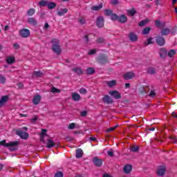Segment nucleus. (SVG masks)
<instances>
[{
    "label": "nucleus",
    "instance_id": "nucleus-25",
    "mask_svg": "<svg viewBox=\"0 0 177 177\" xmlns=\"http://www.w3.org/2000/svg\"><path fill=\"white\" fill-rule=\"evenodd\" d=\"M68 12V9H67V8H64L62 10H58L57 15L58 16H64V15H66V13H67Z\"/></svg>",
    "mask_w": 177,
    "mask_h": 177
},
{
    "label": "nucleus",
    "instance_id": "nucleus-44",
    "mask_svg": "<svg viewBox=\"0 0 177 177\" xmlns=\"http://www.w3.org/2000/svg\"><path fill=\"white\" fill-rule=\"evenodd\" d=\"M39 5L40 6H48V1H45V0H41L39 2Z\"/></svg>",
    "mask_w": 177,
    "mask_h": 177
},
{
    "label": "nucleus",
    "instance_id": "nucleus-49",
    "mask_svg": "<svg viewBox=\"0 0 177 177\" xmlns=\"http://www.w3.org/2000/svg\"><path fill=\"white\" fill-rule=\"evenodd\" d=\"M5 82H6V77L2 75H0V83L5 84Z\"/></svg>",
    "mask_w": 177,
    "mask_h": 177
},
{
    "label": "nucleus",
    "instance_id": "nucleus-9",
    "mask_svg": "<svg viewBox=\"0 0 177 177\" xmlns=\"http://www.w3.org/2000/svg\"><path fill=\"white\" fill-rule=\"evenodd\" d=\"M102 102L105 103L106 104H112L113 103V99H111V97H109V95H104L102 97Z\"/></svg>",
    "mask_w": 177,
    "mask_h": 177
},
{
    "label": "nucleus",
    "instance_id": "nucleus-51",
    "mask_svg": "<svg viewBox=\"0 0 177 177\" xmlns=\"http://www.w3.org/2000/svg\"><path fill=\"white\" fill-rule=\"evenodd\" d=\"M105 15L106 16H111L113 15V10H105Z\"/></svg>",
    "mask_w": 177,
    "mask_h": 177
},
{
    "label": "nucleus",
    "instance_id": "nucleus-27",
    "mask_svg": "<svg viewBox=\"0 0 177 177\" xmlns=\"http://www.w3.org/2000/svg\"><path fill=\"white\" fill-rule=\"evenodd\" d=\"M56 6H57V4L55 2H48L47 3V8L48 9H55V8H56Z\"/></svg>",
    "mask_w": 177,
    "mask_h": 177
},
{
    "label": "nucleus",
    "instance_id": "nucleus-61",
    "mask_svg": "<svg viewBox=\"0 0 177 177\" xmlns=\"http://www.w3.org/2000/svg\"><path fill=\"white\" fill-rule=\"evenodd\" d=\"M13 46H14L15 49H19V48H20V45H19V44H17V43L14 44Z\"/></svg>",
    "mask_w": 177,
    "mask_h": 177
},
{
    "label": "nucleus",
    "instance_id": "nucleus-64",
    "mask_svg": "<svg viewBox=\"0 0 177 177\" xmlns=\"http://www.w3.org/2000/svg\"><path fill=\"white\" fill-rule=\"evenodd\" d=\"M102 177H112V176H110V174H103Z\"/></svg>",
    "mask_w": 177,
    "mask_h": 177
},
{
    "label": "nucleus",
    "instance_id": "nucleus-19",
    "mask_svg": "<svg viewBox=\"0 0 177 177\" xmlns=\"http://www.w3.org/2000/svg\"><path fill=\"white\" fill-rule=\"evenodd\" d=\"M8 99H9L8 95H4L1 97L0 100V107H2L8 102Z\"/></svg>",
    "mask_w": 177,
    "mask_h": 177
},
{
    "label": "nucleus",
    "instance_id": "nucleus-52",
    "mask_svg": "<svg viewBox=\"0 0 177 177\" xmlns=\"http://www.w3.org/2000/svg\"><path fill=\"white\" fill-rule=\"evenodd\" d=\"M64 175L63 174V172H62V171H57L54 176V177H64Z\"/></svg>",
    "mask_w": 177,
    "mask_h": 177
},
{
    "label": "nucleus",
    "instance_id": "nucleus-26",
    "mask_svg": "<svg viewBox=\"0 0 177 177\" xmlns=\"http://www.w3.org/2000/svg\"><path fill=\"white\" fill-rule=\"evenodd\" d=\"M54 146H55V142H53L52 139H48L46 147L48 149H51V147H54Z\"/></svg>",
    "mask_w": 177,
    "mask_h": 177
},
{
    "label": "nucleus",
    "instance_id": "nucleus-50",
    "mask_svg": "<svg viewBox=\"0 0 177 177\" xmlns=\"http://www.w3.org/2000/svg\"><path fill=\"white\" fill-rule=\"evenodd\" d=\"M96 52H97V50L94 48V49L88 50V56H92V55H95L96 53Z\"/></svg>",
    "mask_w": 177,
    "mask_h": 177
},
{
    "label": "nucleus",
    "instance_id": "nucleus-54",
    "mask_svg": "<svg viewBox=\"0 0 177 177\" xmlns=\"http://www.w3.org/2000/svg\"><path fill=\"white\" fill-rule=\"evenodd\" d=\"M117 127H118V125H116V126H115V127H111V128H109V129H107L106 130V132H113V131H115V128H117Z\"/></svg>",
    "mask_w": 177,
    "mask_h": 177
},
{
    "label": "nucleus",
    "instance_id": "nucleus-62",
    "mask_svg": "<svg viewBox=\"0 0 177 177\" xmlns=\"http://www.w3.org/2000/svg\"><path fill=\"white\" fill-rule=\"evenodd\" d=\"M112 5H118V0H111Z\"/></svg>",
    "mask_w": 177,
    "mask_h": 177
},
{
    "label": "nucleus",
    "instance_id": "nucleus-59",
    "mask_svg": "<svg viewBox=\"0 0 177 177\" xmlns=\"http://www.w3.org/2000/svg\"><path fill=\"white\" fill-rule=\"evenodd\" d=\"M87 114H88V112H86V111H83L80 113V115H82V117H86Z\"/></svg>",
    "mask_w": 177,
    "mask_h": 177
},
{
    "label": "nucleus",
    "instance_id": "nucleus-30",
    "mask_svg": "<svg viewBox=\"0 0 177 177\" xmlns=\"http://www.w3.org/2000/svg\"><path fill=\"white\" fill-rule=\"evenodd\" d=\"M157 71H156V69L153 67L148 68L147 69V73L150 74L151 75H154V74H156Z\"/></svg>",
    "mask_w": 177,
    "mask_h": 177
},
{
    "label": "nucleus",
    "instance_id": "nucleus-56",
    "mask_svg": "<svg viewBox=\"0 0 177 177\" xmlns=\"http://www.w3.org/2000/svg\"><path fill=\"white\" fill-rule=\"evenodd\" d=\"M46 131H47L45 129H41V138H43V136H45V135H46V136H47Z\"/></svg>",
    "mask_w": 177,
    "mask_h": 177
},
{
    "label": "nucleus",
    "instance_id": "nucleus-53",
    "mask_svg": "<svg viewBox=\"0 0 177 177\" xmlns=\"http://www.w3.org/2000/svg\"><path fill=\"white\" fill-rule=\"evenodd\" d=\"M97 44H103L104 42V39L103 37H99L96 39Z\"/></svg>",
    "mask_w": 177,
    "mask_h": 177
},
{
    "label": "nucleus",
    "instance_id": "nucleus-35",
    "mask_svg": "<svg viewBox=\"0 0 177 177\" xmlns=\"http://www.w3.org/2000/svg\"><path fill=\"white\" fill-rule=\"evenodd\" d=\"M42 75H44V73H42V72L39 71H34L32 75V77H41Z\"/></svg>",
    "mask_w": 177,
    "mask_h": 177
},
{
    "label": "nucleus",
    "instance_id": "nucleus-39",
    "mask_svg": "<svg viewBox=\"0 0 177 177\" xmlns=\"http://www.w3.org/2000/svg\"><path fill=\"white\" fill-rule=\"evenodd\" d=\"M147 23H149V19H144L139 22L138 26L139 27H143L144 26H146Z\"/></svg>",
    "mask_w": 177,
    "mask_h": 177
},
{
    "label": "nucleus",
    "instance_id": "nucleus-23",
    "mask_svg": "<svg viewBox=\"0 0 177 177\" xmlns=\"http://www.w3.org/2000/svg\"><path fill=\"white\" fill-rule=\"evenodd\" d=\"M84 156V151L81 149H76V158H81Z\"/></svg>",
    "mask_w": 177,
    "mask_h": 177
},
{
    "label": "nucleus",
    "instance_id": "nucleus-17",
    "mask_svg": "<svg viewBox=\"0 0 177 177\" xmlns=\"http://www.w3.org/2000/svg\"><path fill=\"white\" fill-rule=\"evenodd\" d=\"M118 20L119 23H122V24H124V23H127V21H128V17H127V15H122L119 16Z\"/></svg>",
    "mask_w": 177,
    "mask_h": 177
},
{
    "label": "nucleus",
    "instance_id": "nucleus-18",
    "mask_svg": "<svg viewBox=\"0 0 177 177\" xmlns=\"http://www.w3.org/2000/svg\"><path fill=\"white\" fill-rule=\"evenodd\" d=\"M123 171L124 174H131L132 172V166L131 165H126L123 168Z\"/></svg>",
    "mask_w": 177,
    "mask_h": 177
},
{
    "label": "nucleus",
    "instance_id": "nucleus-46",
    "mask_svg": "<svg viewBox=\"0 0 177 177\" xmlns=\"http://www.w3.org/2000/svg\"><path fill=\"white\" fill-rule=\"evenodd\" d=\"M170 30H171L170 32H171V35H175V34H176V31H177V26H176L170 28Z\"/></svg>",
    "mask_w": 177,
    "mask_h": 177
},
{
    "label": "nucleus",
    "instance_id": "nucleus-57",
    "mask_svg": "<svg viewBox=\"0 0 177 177\" xmlns=\"http://www.w3.org/2000/svg\"><path fill=\"white\" fill-rule=\"evenodd\" d=\"M37 120H38V116L35 115L33 118L30 120V122H32V124H35Z\"/></svg>",
    "mask_w": 177,
    "mask_h": 177
},
{
    "label": "nucleus",
    "instance_id": "nucleus-4",
    "mask_svg": "<svg viewBox=\"0 0 177 177\" xmlns=\"http://www.w3.org/2000/svg\"><path fill=\"white\" fill-rule=\"evenodd\" d=\"M156 42L158 46H164L165 45V38L162 35H157L156 37Z\"/></svg>",
    "mask_w": 177,
    "mask_h": 177
},
{
    "label": "nucleus",
    "instance_id": "nucleus-55",
    "mask_svg": "<svg viewBox=\"0 0 177 177\" xmlns=\"http://www.w3.org/2000/svg\"><path fill=\"white\" fill-rule=\"evenodd\" d=\"M107 154L108 156H109V157H114V151H113V149L108 151Z\"/></svg>",
    "mask_w": 177,
    "mask_h": 177
},
{
    "label": "nucleus",
    "instance_id": "nucleus-8",
    "mask_svg": "<svg viewBox=\"0 0 177 177\" xmlns=\"http://www.w3.org/2000/svg\"><path fill=\"white\" fill-rule=\"evenodd\" d=\"M97 26L99 28L104 27V18L103 17H98L97 18Z\"/></svg>",
    "mask_w": 177,
    "mask_h": 177
},
{
    "label": "nucleus",
    "instance_id": "nucleus-15",
    "mask_svg": "<svg viewBox=\"0 0 177 177\" xmlns=\"http://www.w3.org/2000/svg\"><path fill=\"white\" fill-rule=\"evenodd\" d=\"M129 38L130 41H131L132 42H136V41H138V35L135 34L133 32H131L129 34Z\"/></svg>",
    "mask_w": 177,
    "mask_h": 177
},
{
    "label": "nucleus",
    "instance_id": "nucleus-21",
    "mask_svg": "<svg viewBox=\"0 0 177 177\" xmlns=\"http://www.w3.org/2000/svg\"><path fill=\"white\" fill-rule=\"evenodd\" d=\"M72 100H74V102H78L81 100V95L77 93H73L72 94Z\"/></svg>",
    "mask_w": 177,
    "mask_h": 177
},
{
    "label": "nucleus",
    "instance_id": "nucleus-32",
    "mask_svg": "<svg viewBox=\"0 0 177 177\" xmlns=\"http://www.w3.org/2000/svg\"><path fill=\"white\" fill-rule=\"evenodd\" d=\"M72 71H73L74 73H76V74H77V75H81V74H82V69H81L80 68H74L72 69Z\"/></svg>",
    "mask_w": 177,
    "mask_h": 177
},
{
    "label": "nucleus",
    "instance_id": "nucleus-1",
    "mask_svg": "<svg viewBox=\"0 0 177 177\" xmlns=\"http://www.w3.org/2000/svg\"><path fill=\"white\" fill-rule=\"evenodd\" d=\"M19 145H20V142L19 141H10L8 143H6V140H5L0 141V145L4 146V147H10L9 150L10 151H16Z\"/></svg>",
    "mask_w": 177,
    "mask_h": 177
},
{
    "label": "nucleus",
    "instance_id": "nucleus-40",
    "mask_svg": "<svg viewBox=\"0 0 177 177\" xmlns=\"http://www.w3.org/2000/svg\"><path fill=\"white\" fill-rule=\"evenodd\" d=\"M153 44V37H149L147 41L145 43V46H147L149 45H151Z\"/></svg>",
    "mask_w": 177,
    "mask_h": 177
},
{
    "label": "nucleus",
    "instance_id": "nucleus-11",
    "mask_svg": "<svg viewBox=\"0 0 177 177\" xmlns=\"http://www.w3.org/2000/svg\"><path fill=\"white\" fill-rule=\"evenodd\" d=\"M124 79L126 80H132V78H135L136 75L133 72H127L124 75Z\"/></svg>",
    "mask_w": 177,
    "mask_h": 177
},
{
    "label": "nucleus",
    "instance_id": "nucleus-41",
    "mask_svg": "<svg viewBox=\"0 0 177 177\" xmlns=\"http://www.w3.org/2000/svg\"><path fill=\"white\" fill-rule=\"evenodd\" d=\"M60 92H61L60 89L57 88L55 86L51 88V93H60Z\"/></svg>",
    "mask_w": 177,
    "mask_h": 177
},
{
    "label": "nucleus",
    "instance_id": "nucleus-3",
    "mask_svg": "<svg viewBox=\"0 0 177 177\" xmlns=\"http://www.w3.org/2000/svg\"><path fill=\"white\" fill-rule=\"evenodd\" d=\"M109 62H110V59H109V57H107V55H106L102 54L97 58V62L100 64H102V65L107 64V63H109Z\"/></svg>",
    "mask_w": 177,
    "mask_h": 177
},
{
    "label": "nucleus",
    "instance_id": "nucleus-38",
    "mask_svg": "<svg viewBox=\"0 0 177 177\" xmlns=\"http://www.w3.org/2000/svg\"><path fill=\"white\" fill-rule=\"evenodd\" d=\"M175 55H176V50H170L167 53V56H169V57H174Z\"/></svg>",
    "mask_w": 177,
    "mask_h": 177
},
{
    "label": "nucleus",
    "instance_id": "nucleus-28",
    "mask_svg": "<svg viewBox=\"0 0 177 177\" xmlns=\"http://www.w3.org/2000/svg\"><path fill=\"white\" fill-rule=\"evenodd\" d=\"M102 8H103V4L100 3L98 6H91V10H95L96 12H97L98 10H100V9H102Z\"/></svg>",
    "mask_w": 177,
    "mask_h": 177
},
{
    "label": "nucleus",
    "instance_id": "nucleus-31",
    "mask_svg": "<svg viewBox=\"0 0 177 177\" xmlns=\"http://www.w3.org/2000/svg\"><path fill=\"white\" fill-rule=\"evenodd\" d=\"M8 64H13L16 62V59L13 57H8L6 59Z\"/></svg>",
    "mask_w": 177,
    "mask_h": 177
},
{
    "label": "nucleus",
    "instance_id": "nucleus-7",
    "mask_svg": "<svg viewBox=\"0 0 177 177\" xmlns=\"http://www.w3.org/2000/svg\"><path fill=\"white\" fill-rule=\"evenodd\" d=\"M93 162L95 167H100L102 165H103V160L100 159L97 157H95L93 158Z\"/></svg>",
    "mask_w": 177,
    "mask_h": 177
},
{
    "label": "nucleus",
    "instance_id": "nucleus-2",
    "mask_svg": "<svg viewBox=\"0 0 177 177\" xmlns=\"http://www.w3.org/2000/svg\"><path fill=\"white\" fill-rule=\"evenodd\" d=\"M51 42L53 43L52 50L56 55H60L62 53V49H60V41L57 39H53Z\"/></svg>",
    "mask_w": 177,
    "mask_h": 177
},
{
    "label": "nucleus",
    "instance_id": "nucleus-63",
    "mask_svg": "<svg viewBox=\"0 0 177 177\" xmlns=\"http://www.w3.org/2000/svg\"><path fill=\"white\" fill-rule=\"evenodd\" d=\"M171 116L174 117V118H177V114L174 111L171 113Z\"/></svg>",
    "mask_w": 177,
    "mask_h": 177
},
{
    "label": "nucleus",
    "instance_id": "nucleus-16",
    "mask_svg": "<svg viewBox=\"0 0 177 177\" xmlns=\"http://www.w3.org/2000/svg\"><path fill=\"white\" fill-rule=\"evenodd\" d=\"M165 166H160L157 171L158 176H163L165 174Z\"/></svg>",
    "mask_w": 177,
    "mask_h": 177
},
{
    "label": "nucleus",
    "instance_id": "nucleus-34",
    "mask_svg": "<svg viewBox=\"0 0 177 177\" xmlns=\"http://www.w3.org/2000/svg\"><path fill=\"white\" fill-rule=\"evenodd\" d=\"M148 96L152 98H154L156 96H157V93H156V90L151 89L148 94Z\"/></svg>",
    "mask_w": 177,
    "mask_h": 177
},
{
    "label": "nucleus",
    "instance_id": "nucleus-33",
    "mask_svg": "<svg viewBox=\"0 0 177 177\" xmlns=\"http://www.w3.org/2000/svg\"><path fill=\"white\" fill-rule=\"evenodd\" d=\"M86 74L88 75H92V74H95V68H88L86 70Z\"/></svg>",
    "mask_w": 177,
    "mask_h": 177
},
{
    "label": "nucleus",
    "instance_id": "nucleus-6",
    "mask_svg": "<svg viewBox=\"0 0 177 177\" xmlns=\"http://www.w3.org/2000/svg\"><path fill=\"white\" fill-rule=\"evenodd\" d=\"M17 135L21 138V139L27 140L28 138H30V135L27 132H24L21 130H17Z\"/></svg>",
    "mask_w": 177,
    "mask_h": 177
},
{
    "label": "nucleus",
    "instance_id": "nucleus-60",
    "mask_svg": "<svg viewBox=\"0 0 177 177\" xmlns=\"http://www.w3.org/2000/svg\"><path fill=\"white\" fill-rule=\"evenodd\" d=\"M17 86H18V88H19V89L23 88L24 86V85L23 84V83H18V84H17Z\"/></svg>",
    "mask_w": 177,
    "mask_h": 177
},
{
    "label": "nucleus",
    "instance_id": "nucleus-42",
    "mask_svg": "<svg viewBox=\"0 0 177 177\" xmlns=\"http://www.w3.org/2000/svg\"><path fill=\"white\" fill-rule=\"evenodd\" d=\"M118 17L119 16L117 14H112L111 15V19L113 20V21H115L117 20H118Z\"/></svg>",
    "mask_w": 177,
    "mask_h": 177
},
{
    "label": "nucleus",
    "instance_id": "nucleus-10",
    "mask_svg": "<svg viewBox=\"0 0 177 177\" xmlns=\"http://www.w3.org/2000/svg\"><path fill=\"white\" fill-rule=\"evenodd\" d=\"M140 95H147L150 92V87L149 86L141 87L139 88Z\"/></svg>",
    "mask_w": 177,
    "mask_h": 177
},
{
    "label": "nucleus",
    "instance_id": "nucleus-20",
    "mask_svg": "<svg viewBox=\"0 0 177 177\" xmlns=\"http://www.w3.org/2000/svg\"><path fill=\"white\" fill-rule=\"evenodd\" d=\"M28 23L29 24H31L32 26H37L38 24V22L37 21V19L34 17H30L28 19Z\"/></svg>",
    "mask_w": 177,
    "mask_h": 177
},
{
    "label": "nucleus",
    "instance_id": "nucleus-58",
    "mask_svg": "<svg viewBox=\"0 0 177 177\" xmlns=\"http://www.w3.org/2000/svg\"><path fill=\"white\" fill-rule=\"evenodd\" d=\"M75 128V123H71L68 125V129H74Z\"/></svg>",
    "mask_w": 177,
    "mask_h": 177
},
{
    "label": "nucleus",
    "instance_id": "nucleus-47",
    "mask_svg": "<svg viewBox=\"0 0 177 177\" xmlns=\"http://www.w3.org/2000/svg\"><path fill=\"white\" fill-rule=\"evenodd\" d=\"M80 93L82 95H86L88 93V91L85 88H81L79 91Z\"/></svg>",
    "mask_w": 177,
    "mask_h": 177
},
{
    "label": "nucleus",
    "instance_id": "nucleus-45",
    "mask_svg": "<svg viewBox=\"0 0 177 177\" xmlns=\"http://www.w3.org/2000/svg\"><path fill=\"white\" fill-rule=\"evenodd\" d=\"M78 21H79L80 24H81L82 26H84V24H85V23H86V21L82 17H80L79 18Z\"/></svg>",
    "mask_w": 177,
    "mask_h": 177
},
{
    "label": "nucleus",
    "instance_id": "nucleus-37",
    "mask_svg": "<svg viewBox=\"0 0 177 177\" xmlns=\"http://www.w3.org/2000/svg\"><path fill=\"white\" fill-rule=\"evenodd\" d=\"M27 15H28V16H34V15H35V9H34V8H30V9L27 11Z\"/></svg>",
    "mask_w": 177,
    "mask_h": 177
},
{
    "label": "nucleus",
    "instance_id": "nucleus-43",
    "mask_svg": "<svg viewBox=\"0 0 177 177\" xmlns=\"http://www.w3.org/2000/svg\"><path fill=\"white\" fill-rule=\"evenodd\" d=\"M131 151H132L133 153H136L138 151H139V147H136V146H132L130 148Z\"/></svg>",
    "mask_w": 177,
    "mask_h": 177
},
{
    "label": "nucleus",
    "instance_id": "nucleus-29",
    "mask_svg": "<svg viewBox=\"0 0 177 177\" xmlns=\"http://www.w3.org/2000/svg\"><path fill=\"white\" fill-rule=\"evenodd\" d=\"M150 31H151V28L147 27L142 30V35H149V34H150Z\"/></svg>",
    "mask_w": 177,
    "mask_h": 177
},
{
    "label": "nucleus",
    "instance_id": "nucleus-22",
    "mask_svg": "<svg viewBox=\"0 0 177 177\" xmlns=\"http://www.w3.org/2000/svg\"><path fill=\"white\" fill-rule=\"evenodd\" d=\"M41 97L40 95H35L33 97V104H39V102H41Z\"/></svg>",
    "mask_w": 177,
    "mask_h": 177
},
{
    "label": "nucleus",
    "instance_id": "nucleus-14",
    "mask_svg": "<svg viewBox=\"0 0 177 177\" xmlns=\"http://www.w3.org/2000/svg\"><path fill=\"white\" fill-rule=\"evenodd\" d=\"M160 57L161 59H165L167 57V55L168 54V52L165 50L164 48H161L159 51Z\"/></svg>",
    "mask_w": 177,
    "mask_h": 177
},
{
    "label": "nucleus",
    "instance_id": "nucleus-5",
    "mask_svg": "<svg viewBox=\"0 0 177 177\" xmlns=\"http://www.w3.org/2000/svg\"><path fill=\"white\" fill-rule=\"evenodd\" d=\"M31 32L28 29L24 28L19 30V35L21 37V38H28L30 37Z\"/></svg>",
    "mask_w": 177,
    "mask_h": 177
},
{
    "label": "nucleus",
    "instance_id": "nucleus-12",
    "mask_svg": "<svg viewBox=\"0 0 177 177\" xmlns=\"http://www.w3.org/2000/svg\"><path fill=\"white\" fill-rule=\"evenodd\" d=\"M169 34H171L170 28H164L160 31V35L162 37H167V35H169Z\"/></svg>",
    "mask_w": 177,
    "mask_h": 177
},
{
    "label": "nucleus",
    "instance_id": "nucleus-48",
    "mask_svg": "<svg viewBox=\"0 0 177 177\" xmlns=\"http://www.w3.org/2000/svg\"><path fill=\"white\" fill-rule=\"evenodd\" d=\"M155 26L156 27H158V28H160L162 26L161 21H160V19L156 20Z\"/></svg>",
    "mask_w": 177,
    "mask_h": 177
},
{
    "label": "nucleus",
    "instance_id": "nucleus-36",
    "mask_svg": "<svg viewBox=\"0 0 177 177\" xmlns=\"http://www.w3.org/2000/svg\"><path fill=\"white\" fill-rule=\"evenodd\" d=\"M115 84H117V82L115 80H111L106 82V84L109 88H113V86H115Z\"/></svg>",
    "mask_w": 177,
    "mask_h": 177
},
{
    "label": "nucleus",
    "instance_id": "nucleus-13",
    "mask_svg": "<svg viewBox=\"0 0 177 177\" xmlns=\"http://www.w3.org/2000/svg\"><path fill=\"white\" fill-rule=\"evenodd\" d=\"M109 93L115 99H121V93L118 91H111Z\"/></svg>",
    "mask_w": 177,
    "mask_h": 177
},
{
    "label": "nucleus",
    "instance_id": "nucleus-24",
    "mask_svg": "<svg viewBox=\"0 0 177 177\" xmlns=\"http://www.w3.org/2000/svg\"><path fill=\"white\" fill-rule=\"evenodd\" d=\"M127 15L129 16H131V17H133V16L136 15V10L135 8L127 10Z\"/></svg>",
    "mask_w": 177,
    "mask_h": 177
}]
</instances>
